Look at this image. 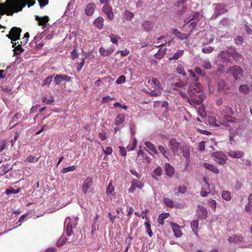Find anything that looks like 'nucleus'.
Masks as SVG:
<instances>
[{
	"instance_id": "obj_48",
	"label": "nucleus",
	"mask_w": 252,
	"mask_h": 252,
	"mask_svg": "<svg viewBox=\"0 0 252 252\" xmlns=\"http://www.w3.org/2000/svg\"><path fill=\"white\" fill-rule=\"evenodd\" d=\"M190 225L192 230H196V229H198V221L197 220H193L191 221Z\"/></svg>"
},
{
	"instance_id": "obj_17",
	"label": "nucleus",
	"mask_w": 252,
	"mask_h": 252,
	"mask_svg": "<svg viewBox=\"0 0 252 252\" xmlns=\"http://www.w3.org/2000/svg\"><path fill=\"white\" fill-rule=\"evenodd\" d=\"M35 19L38 22L39 26L44 27L49 21V18L48 16H44L43 17H39L35 16Z\"/></svg>"
},
{
	"instance_id": "obj_30",
	"label": "nucleus",
	"mask_w": 252,
	"mask_h": 252,
	"mask_svg": "<svg viewBox=\"0 0 252 252\" xmlns=\"http://www.w3.org/2000/svg\"><path fill=\"white\" fill-rule=\"evenodd\" d=\"M145 146L151 150L155 154L158 155V151L156 147L151 142L147 141L145 143Z\"/></svg>"
},
{
	"instance_id": "obj_55",
	"label": "nucleus",
	"mask_w": 252,
	"mask_h": 252,
	"mask_svg": "<svg viewBox=\"0 0 252 252\" xmlns=\"http://www.w3.org/2000/svg\"><path fill=\"white\" fill-rule=\"evenodd\" d=\"M62 81L61 74L57 75L54 77V82L56 85H60Z\"/></svg>"
},
{
	"instance_id": "obj_36",
	"label": "nucleus",
	"mask_w": 252,
	"mask_h": 252,
	"mask_svg": "<svg viewBox=\"0 0 252 252\" xmlns=\"http://www.w3.org/2000/svg\"><path fill=\"white\" fill-rule=\"evenodd\" d=\"M163 202L167 207L173 208L174 206V202L171 199L164 198L163 199Z\"/></svg>"
},
{
	"instance_id": "obj_22",
	"label": "nucleus",
	"mask_w": 252,
	"mask_h": 252,
	"mask_svg": "<svg viewBox=\"0 0 252 252\" xmlns=\"http://www.w3.org/2000/svg\"><path fill=\"white\" fill-rule=\"evenodd\" d=\"M228 241L229 242L233 243L242 242L243 241V237L240 235H234L229 237L228 239Z\"/></svg>"
},
{
	"instance_id": "obj_38",
	"label": "nucleus",
	"mask_w": 252,
	"mask_h": 252,
	"mask_svg": "<svg viewBox=\"0 0 252 252\" xmlns=\"http://www.w3.org/2000/svg\"><path fill=\"white\" fill-rule=\"evenodd\" d=\"M176 71L178 73L182 75L183 76H185L186 75V73L185 72L184 67L181 64L178 65L176 68Z\"/></svg>"
},
{
	"instance_id": "obj_21",
	"label": "nucleus",
	"mask_w": 252,
	"mask_h": 252,
	"mask_svg": "<svg viewBox=\"0 0 252 252\" xmlns=\"http://www.w3.org/2000/svg\"><path fill=\"white\" fill-rule=\"evenodd\" d=\"M172 32L177 38L181 40L186 39L189 37L188 34L181 32L177 29H173L172 30Z\"/></svg>"
},
{
	"instance_id": "obj_54",
	"label": "nucleus",
	"mask_w": 252,
	"mask_h": 252,
	"mask_svg": "<svg viewBox=\"0 0 252 252\" xmlns=\"http://www.w3.org/2000/svg\"><path fill=\"white\" fill-rule=\"evenodd\" d=\"M126 80V76L125 75H121L118 78L116 82L117 84H122L125 82Z\"/></svg>"
},
{
	"instance_id": "obj_60",
	"label": "nucleus",
	"mask_w": 252,
	"mask_h": 252,
	"mask_svg": "<svg viewBox=\"0 0 252 252\" xmlns=\"http://www.w3.org/2000/svg\"><path fill=\"white\" fill-rule=\"evenodd\" d=\"M103 153L107 155H111L112 153L113 149L111 147H107L106 149H103Z\"/></svg>"
},
{
	"instance_id": "obj_51",
	"label": "nucleus",
	"mask_w": 252,
	"mask_h": 252,
	"mask_svg": "<svg viewBox=\"0 0 252 252\" xmlns=\"http://www.w3.org/2000/svg\"><path fill=\"white\" fill-rule=\"evenodd\" d=\"M202 66L206 69H210L212 68L211 63L208 61H203L202 63Z\"/></svg>"
},
{
	"instance_id": "obj_43",
	"label": "nucleus",
	"mask_w": 252,
	"mask_h": 252,
	"mask_svg": "<svg viewBox=\"0 0 252 252\" xmlns=\"http://www.w3.org/2000/svg\"><path fill=\"white\" fill-rule=\"evenodd\" d=\"M166 49H163V50H161V49H159L158 51V52L155 55V57L157 58V59H161L162 58L163 56L164 55L165 52H166Z\"/></svg>"
},
{
	"instance_id": "obj_50",
	"label": "nucleus",
	"mask_w": 252,
	"mask_h": 252,
	"mask_svg": "<svg viewBox=\"0 0 252 252\" xmlns=\"http://www.w3.org/2000/svg\"><path fill=\"white\" fill-rule=\"evenodd\" d=\"M234 41L236 44L241 45L244 42V39L242 36L238 35L234 39Z\"/></svg>"
},
{
	"instance_id": "obj_35",
	"label": "nucleus",
	"mask_w": 252,
	"mask_h": 252,
	"mask_svg": "<svg viewBox=\"0 0 252 252\" xmlns=\"http://www.w3.org/2000/svg\"><path fill=\"white\" fill-rule=\"evenodd\" d=\"M125 121V116L123 115H119L116 119L115 124L117 126L122 125Z\"/></svg>"
},
{
	"instance_id": "obj_39",
	"label": "nucleus",
	"mask_w": 252,
	"mask_h": 252,
	"mask_svg": "<svg viewBox=\"0 0 252 252\" xmlns=\"http://www.w3.org/2000/svg\"><path fill=\"white\" fill-rule=\"evenodd\" d=\"M232 115H227L225 114L224 115V118L228 122H230L232 123H235L237 122V120L234 117L231 116Z\"/></svg>"
},
{
	"instance_id": "obj_62",
	"label": "nucleus",
	"mask_w": 252,
	"mask_h": 252,
	"mask_svg": "<svg viewBox=\"0 0 252 252\" xmlns=\"http://www.w3.org/2000/svg\"><path fill=\"white\" fill-rule=\"evenodd\" d=\"M224 112L227 115H233L234 112L232 108L230 106H227L224 108Z\"/></svg>"
},
{
	"instance_id": "obj_41",
	"label": "nucleus",
	"mask_w": 252,
	"mask_h": 252,
	"mask_svg": "<svg viewBox=\"0 0 252 252\" xmlns=\"http://www.w3.org/2000/svg\"><path fill=\"white\" fill-rule=\"evenodd\" d=\"M124 17L126 20L130 21L133 18L134 14L130 11L126 10L124 13Z\"/></svg>"
},
{
	"instance_id": "obj_49",
	"label": "nucleus",
	"mask_w": 252,
	"mask_h": 252,
	"mask_svg": "<svg viewBox=\"0 0 252 252\" xmlns=\"http://www.w3.org/2000/svg\"><path fill=\"white\" fill-rule=\"evenodd\" d=\"M7 141L6 140H2L0 142V153L2 152L6 148Z\"/></svg>"
},
{
	"instance_id": "obj_31",
	"label": "nucleus",
	"mask_w": 252,
	"mask_h": 252,
	"mask_svg": "<svg viewBox=\"0 0 252 252\" xmlns=\"http://www.w3.org/2000/svg\"><path fill=\"white\" fill-rule=\"evenodd\" d=\"M228 155L234 158H240L244 156V153L240 151H230L228 153Z\"/></svg>"
},
{
	"instance_id": "obj_23",
	"label": "nucleus",
	"mask_w": 252,
	"mask_h": 252,
	"mask_svg": "<svg viewBox=\"0 0 252 252\" xmlns=\"http://www.w3.org/2000/svg\"><path fill=\"white\" fill-rule=\"evenodd\" d=\"M179 94L183 98L188 99V101L189 103H191V101H192L193 102H195L196 104L200 103L199 100H196L194 98H192L191 96L190 97L189 95L188 94H187L185 92H184L182 91H179Z\"/></svg>"
},
{
	"instance_id": "obj_46",
	"label": "nucleus",
	"mask_w": 252,
	"mask_h": 252,
	"mask_svg": "<svg viewBox=\"0 0 252 252\" xmlns=\"http://www.w3.org/2000/svg\"><path fill=\"white\" fill-rule=\"evenodd\" d=\"M194 71L196 73L202 76H205L206 75V72L198 67H196L194 68Z\"/></svg>"
},
{
	"instance_id": "obj_47",
	"label": "nucleus",
	"mask_w": 252,
	"mask_h": 252,
	"mask_svg": "<svg viewBox=\"0 0 252 252\" xmlns=\"http://www.w3.org/2000/svg\"><path fill=\"white\" fill-rule=\"evenodd\" d=\"M53 76H49L46 79H45L43 81V84L42 86L48 85L51 84L52 81Z\"/></svg>"
},
{
	"instance_id": "obj_27",
	"label": "nucleus",
	"mask_w": 252,
	"mask_h": 252,
	"mask_svg": "<svg viewBox=\"0 0 252 252\" xmlns=\"http://www.w3.org/2000/svg\"><path fill=\"white\" fill-rule=\"evenodd\" d=\"M170 216V214L168 213H162L159 215L158 222V223L163 225L164 224V220L165 219H167Z\"/></svg>"
},
{
	"instance_id": "obj_10",
	"label": "nucleus",
	"mask_w": 252,
	"mask_h": 252,
	"mask_svg": "<svg viewBox=\"0 0 252 252\" xmlns=\"http://www.w3.org/2000/svg\"><path fill=\"white\" fill-rule=\"evenodd\" d=\"M102 11L107 15L108 19L110 20L113 19L114 17V13L112 7L109 4L104 5L102 8Z\"/></svg>"
},
{
	"instance_id": "obj_61",
	"label": "nucleus",
	"mask_w": 252,
	"mask_h": 252,
	"mask_svg": "<svg viewBox=\"0 0 252 252\" xmlns=\"http://www.w3.org/2000/svg\"><path fill=\"white\" fill-rule=\"evenodd\" d=\"M201 17V15L199 12H196L191 19V21H195L198 22Z\"/></svg>"
},
{
	"instance_id": "obj_1",
	"label": "nucleus",
	"mask_w": 252,
	"mask_h": 252,
	"mask_svg": "<svg viewBox=\"0 0 252 252\" xmlns=\"http://www.w3.org/2000/svg\"><path fill=\"white\" fill-rule=\"evenodd\" d=\"M226 73L231 75L235 80H238L242 77L243 70L239 66L234 65L229 67L226 70Z\"/></svg>"
},
{
	"instance_id": "obj_45",
	"label": "nucleus",
	"mask_w": 252,
	"mask_h": 252,
	"mask_svg": "<svg viewBox=\"0 0 252 252\" xmlns=\"http://www.w3.org/2000/svg\"><path fill=\"white\" fill-rule=\"evenodd\" d=\"M40 157L35 158V157L30 155L26 158V161L29 162H36Z\"/></svg>"
},
{
	"instance_id": "obj_13",
	"label": "nucleus",
	"mask_w": 252,
	"mask_h": 252,
	"mask_svg": "<svg viewBox=\"0 0 252 252\" xmlns=\"http://www.w3.org/2000/svg\"><path fill=\"white\" fill-rule=\"evenodd\" d=\"M64 231L68 236H70L72 234V222L70 219H66L65 221Z\"/></svg>"
},
{
	"instance_id": "obj_18",
	"label": "nucleus",
	"mask_w": 252,
	"mask_h": 252,
	"mask_svg": "<svg viewBox=\"0 0 252 252\" xmlns=\"http://www.w3.org/2000/svg\"><path fill=\"white\" fill-rule=\"evenodd\" d=\"M170 225L175 237L177 238L180 237L182 235V233L180 230V227L179 226V225L174 222H171Z\"/></svg>"
},
{
	"instance_id": "obj_25",
	"label": "nucleus",
	"mask_w": 252,
	"mask_h": 252,
	"mask_svg": "<svg viewBox=\"0 0 252 252\" xmlns=\"http://www.w3.org/2000/svg\"><path fill=\"white\" fill-rule=\"evenodd\" d=\"M165 167L166 174L169 177L172 176L175 173L174 168L169 163H165Z\"/></svg>"
},
{
	"instance_id": "obj_14",
	"label": "nucleus",
	"mask_w": 252,
	"mask_h": 252,
	"mask_svg": "<svg viewBox=\"0 0 252 252\" xmlns=\"http://www.w3.org/2000/svg\"><path fill=\"white\" fill-rule=\"evenodd\" d=\"M197 214L198 218L201 219H206L207 217L208 212L203 206L199 205L198 206Z\"/></svg>"
},
{
	"instance_id": "obj_53",
	"label": "nucleus",
	"mask_w": 252,
	"mask_h": 252,
	"mask_svg": "<svg viewBox=\"0 0 252 252\" xmlns=\"http://www.w3.org/2000/svg\"><path fill=\"white\" fill-rule=\"evenodd\" d=\"M114 190V187L112 183H110L107 187L106 193L107 195L112 193Z\"/></svg>"
},
{
	"instance_id": "obj_9",
	"label": "nucleus",
	"mask_w": 252,
	"mask_h": 252,
	"mask_svg": "<svg viewBox=\"0 0 252 252\" xmlns=\"http://www.w3.org/2000/svg\"><path fill=\"white\" fill-rule=\"evenodd\" d=\"M93 178L90 177H87L82 184V190L84 194H86L88 190L90 189L92 186Z\"/></svg>"
},
{
	"instance_id": "obj_40",
	"label": "nucleus",
	"mask_w": 252,
	"mask_h": 252,
	"mask_svg": "<svg viewBox=\"0 0 252 252\" xmlns=\"http://www.w3.org/2000/svg\"><path fill=\"white\" fill-rule=\"evenodd\" d=\"M11 167H9V165L8 164H6L3 166L2 171L0 173V176H2L4 175L6 173L8 172L11 169Z\"/></svg>"
},
{
	"instance_id": "obj_3",
	"label": "nucleus",
	"mask_w": 252,
	"mask_h": 252,
	"mask_svg": "<svg viewBox=\"0 0 252 252\" xmlns=\"http://www.w3.org/2000/svg\"><path fill=\"white\" fill-rule=\"evenodd\" d=\"M22 30L20 28L16 27L11 29L9 34L6 36L12 41H16L20 38Z\"/></svg>"
},
{
	"instance_id": "obj_15",
	"label": "nucleus",
	"mask_w": 252,
	"mask_h": 252,
	"mask_svg": "<svg viewBox=\"0 0 252 252\" xmlns=\"http://www.w3.org/2000/svg\"><path fill=\"white\" fill-rule=\"evenodd\" d=\"M219 56L221 58L223 63L230 62V53L228 51H220L219 54Z\"/></svg>"
},
{
	"instance_id": "obj_2",
	"label": "nucleus",
	"mask_w": 252,
	"mask_h": 252,
	"mask_svg": "<svg viewBox=\"0 0 252 252\" xmlns=\"http://www.w3.org/2000/svg\"><path fill=\"white\" fill-rule=\"evenodd\" d=\"M28 0H11L10 5L13 8L15 12L21 11L23 8L26 5Z\"/></svg>"
},
{
	"instance_id": "obj_26",
	"label": "nucleus",
	"mask_w": 252,
	"mask_h": 252,
	"mask_svg": "<svg viewBox=\"0 0 252 252\" xmlns=\"http://www.w3.org/2000/svg\"><path fill=\"white\" fill-rule=\"evenodd\" d=\"M154 24L148 20L144 21L142 24V27L145 31H150L153 27Z\"/></svg>"
},
{
	"instance_id": "obj_59",
	"label": "nucleus",
	"mask_w": 252,
	"mask_h": 252,
	"mask_svg": "<svg viewBox=\"0 0 252 252\" xmlns=\"http://www.w3.org/2000/svg\"><path fill=\"white\" fill-rule=\"evenodd\" d=\"M213 51V48L210 46L206 48H203L202 49V52L205 54H209L211 53Z\"/></svg>"
},
{
	"instance_id": "obj_34",
	"label": "nucleus",
	"mask_w": 252,
	"mask_h": 252,
	"mask_svg": "<svg viewBox=\"0 0 252 252\" xmlns=\"http://www.w3.org/2000/svg\"><path fill=\"white\" fill-rule=\"evenodd\" d=\"M67 240V238L65 236L62 235L56 243V246L58 247H61L65 244Z\"/></svg>"
},
{
	"instance_id": "obj_11",
	"label": "nucleus",
	"mask_w": 252,
	"mask_h": 252,
	"mask_svg": "<svg viewBox=\"0 0 252 252\" xmlns=\"http://www.w3.org/2000/svg\"><path fill=\"white\" fill-rule=\"evenodd\" d=\"M238 90L241 94H250L251 91H252V83L240 85Z\"/></svg>"
},
{
	"instance_id": "obj_8",
	"label": "nucleus",
	"mask_w": 252,
	"mask_h": 252,
	"mask_svg": "<svg viewBox=\"0 0 252 252\" xmlns=\"http://www.w3.org/2000/svg\"><path fill=\"white\" fill-rule=\"evenodd\" d=\"M211 156L214 161L220 165L224 164L226 161V159L223 158V155L221 153H214Z\"/></svg>"
},
{
	"instance_id": "obj_57",
	"label": "nucleus",
	"mask_w": 252,
	"mask_h": 252,
	"mask_svg": "<svg viewBox=\"0 0 252 252\" xmlns=\"http://www.w3.org/2000/svg\"><path fill=\"white\" fill-rule=\"evenodd\" d=\"M209 206L213 209H215L217 206V202L214 199H210L208 201Z\"/></svg>"
},
{
	"instance_id": "obj_16",
	"label": "nucleus",
	"mask_w": 252,
	"mask_h": 252,
	"mask_svg": "<svg viewBox=\"0 0 252 252\" xmlns=\"http://www.w3.org/2000/svg\"><path fill=\"white\" fill-rule=\"evenodd\" d=\"M95 9V4L94 2H90L87 4L85 9V13L88 16H91L93 14Z\"/></svg>"
},
{
	"instance_id": "obj_52",
	"label": "nucleus",
	"mask_w": 252,
	"mask_h": 252,
	"mask_svg": "<svg viewBox=\"0 0 252 252\" xmlns=\"http://www.w3.org/2000/svg\"><path fill=\"white\" fill-rule=\"evenodd\" d=\"M190 76L192 78L197 82L199 80L198 77L195 74V73L191 69L188 71Z\"/></svg>"
},
{
	"instance_id": "obj_19",
	"label": "nucleus",
	"mask_w": 252,
	"mask_h": 252,
	"mask_svg": "<svg viewBox=\"0 0 252 252\" xmlns=\"http://www.w3.org/2000/svg\"><path fill=\"white\" fill-rule=\"evenodd\" d=\"M158 150L164 158L169 159V157L170 156V153L166 147L160 145L158 147Z\"/></svg>"
},
{
	"instance_id": "obj_58",
	"label": "nucleus",
	"mask_w": 252,
	"mask_h": 252,
	"mask_svg": "<svg viewBox=\"0 0 252 252\" xmlns=\"http://www.w3.org/2000/svg\"><path fill=\"white\" fill-rule=\"evenodd\" d=\"M110 39H111V41L114 43V44H115L116 45L118 44V39H120V37H118L117 36H115V35L114 34H112L110 36Z\"/></svg>"
},
{
	"instance_id": "obj_20",
	"label": "nucleus",
	"mask_w": 252,
	"mask_h": 252,
	"mask_svg": "<svg viewBox=\"0 0 252 252\" xmlns=\"http://www.w3.org/2000/svg\"><path fill=\"white\" fill-rule=\"evenodd\" d=\"M94 26L99 30H101L103 28L104 19L102 17H98L93 22Z\"/></svg>"
},
{
	"instance_id": "obj_56",
	"label": "nucleus",
	"mask_w": 252,
	"mask_h": 252,
	"mask_svg": "<svg viewBox=\"0 0 252 252\" xmlns=\"http://www.w3.org/2000/svg\"><path fill=\"white\" fill-rule=\"evenodd\" d=\"M85 58H83L81 59V62L77 64V71L79 72L85 64Z\"/></svg>"
},
{
	"instance_id": "obj_24",
	"label": "nucleus",
	"mask_w": 252,
	"mask_h": 252,
	"mask_svg": "<svg viewBox=\"0 0 252 252\" xmlns=\"http://www.w3.org/2000/svg\"><path fill=\"white\" fill-rule=\"evenodd\" d=\"M203 166L206 169L215 174H218L219 173V170L218 169V168L212 164H210L209 163L205 162L203 163Z\"/></svg>"
},
{
	"instance_id": "obj_4",
	"label": "nucleus",
	"mask_w": 252,
	"mask_h": 252,
	"mask_svg": "<svg viewBox=\"0 0 252 252\" xmlns=\"http://www.w3.org/2000/svg\"><path fill=\"white\" fill-rule=\"evenodd\" d=\"M168 146L174 154H176L181 147L180 142L175 138H172L169 141Z\"/></svg>"
},
{
	"instance_id": "obj_33",
	"label": "nucleus",
	"mask_w": 252,
	"mask_h": 252,
	"mask_svg": "<svg viewBox=\"0 0 252 252\" xmlns=\"http://www.w3.org/2000/svg\"><path fill=\"white\" fill-rule=\"evenodd\" d=\"M221 197L226 200L229 201L231 199V193L229 191H223L221 193Z\"/></svg>"
},
{
	"instance_id": "obj_63",
	"label": "nucleus",
	"mask_w": 252,
	"mask_h": 252,
	"mask_svg": "<svg viewBox=\"0 0 252 252\" xmlns=\"http://www.w3.org/2000/svg\"><path fill=\"white\" fill-rule=\"evenodd\" d=\"M242 186V184L240 182L237 181L236 182L234 188L236 190H239L241 189Z\"/></svg>"
},
{
	"instance_id": "obj_6",
	"label": "nucleus",
	"mask_w": 252,
	"mask_h": 252,
	"mask_svg": "<svg viewBox=\"0 0 252 252\" xmlns=\"http://www.w3.org/2000/svg\"><path fill=\"white\" fill-rule=\"evenodd\" d=\"M227 11V10L224 4L217 3L215 4L214 13L212 17L216 19L219 15L223 14Z\"/></svg>"
},
{
	"instance_id": "obj_29",
	"label": "nucleus",
	"mask_w": 252,
	"mask_h": 252,
	"mask_svg": "<svg viewBox=\"0 0 252 252\" xmlns=\"http://www.w3.org/2000/svg\"><path fill=\"white\" fill-rule=\"evenodd\" d=\"M146 218V220L148 221H146L144 223V225L145 226L147 232H148V234L150 237H152L153 235V232L151 230V224L149 222V220L148 218L146 217V215L142 217V218Z\"/></svg>"
},
{
	"instance_id": "obj_12",
	"label": "nucleus",
	"mask_w": 252,
	"mask_h": 252,
	"mask_svg": "<svg viewBox=\"0 0 252 252\" xmlns=\"http://www.w3.org/2000/svg\"><path fill=\"white\" fill-rule=\"evenodd\" d=\"M14 12V10L10 5L0 8V20L1 18V16L5 14L7 16H12Z\"/></svg>"
},
{
	"instance_id": "obj_44",
	"label": "nucleus",
	"mask_w": 252,
	"mask_h": 252,
	"mask_svg": "<svg viewBox=\"0 0 252 252\" xmlns=\"http://www.w3.org/2000/svg\"><path fill=\"white\" fill-rule=\"evenodd\" d=\"M76 166H68L67 167H64L63 168L62 170V173H65L69 171H73L76 169Z\"/></svg>"
},
{
	"instance_id": "obj_5",
	"label": "nucleus",
	"mask_w": 252,
	"mask_h": 252,
	"mask_svg": "<svg viewBox=\"0 0 252 252\" xmlns=\"http://www.w3.org/2000/svg\"><path fill=\"white\" fill-rule=\"evenodd\" d=\"M201 89V84L200 83L196 82L193 85L190 87L187 93L189 95L190 97L191 96L192 98H194V95L195 96L196 93H200Z\"/></svg>"
},
{
	"instance_id": "obj_37",
	"label": "nucleus",
	"mask_w": 252,
	"mask_h": 252,
	"mask_svg": "<svg viewBox=\"0 0 252 252\" xmlns=\"http://www.w3.org/2000/svg\"><path fill=\"white\" fill-rule=\"evenodd\" d=\"M162 171L161 168L159 166L156 168L153 171V177L157 180L155 175L160 176L162 175Z\"/></svg>"
},
{
	"instance_id": "obj_28",
	"label": "nucleus",
	"mask_w": 252,
	"mask_h": 252,
	"mask_svg": "<svg viewBox=\"0 0 252 252\" xmlns=\"http://www.w3.org/2000/svg\"><path fill=\"white\" fill-rule=\"evenodd\" d=\"M182 150L183 155L186 159L189 158L190 156V147L189 146H183L180 148Z\"/></svg>"
},
{
	"instance_id": "obj_32",
	"label": "nucleus",
	"mask_w": 252,
	"mask_h": 252,
	"mask_svg": "<svg viewBox=\"0 0 252 252\" xmlns=\"http://www.w3.org/2000/svg\"><path fill=\"white\" fill-rule=\"evenodd\" d=\"M99 52L101 56L105 57L108 56L112 54L113 52V50L111 49H108L106 50L103 47H101L99 49Z\"/></svg>"
},
{
	"instance_id": "obj_7",
	"label": "nucleus",
	"mask_w": 252,
	"mask_h": 252,
	"mask_svg": "<svg viewBox=\"0 0 252 252\" xmlns=\"http://www.w3.org/2000/svg\"><path fill=\"white\" fill-rule=\"evenodd\" d=\"M217 90L218 92L227 94L230 93V88L222 80H219L217 83Z\"/></svg>"
},
{
	"instance_id": "obj_64",
	"label": "nucleus",
	"mask_w": 252,
	"mask_h": 252,
	"mask_svg": "<svg viewBox=\"0 0 252 252\" xmlns=\"http://www.w3.org/2000/svg\"><path fill=\"white\" fill-rule=\"evenodd\" d=\"M152 83L154 85L156 88H159V82L156 78L152 79Z\"/></svg>"
},
{
	"instance_id": "obj_42",
	"label": "nucleus",
	"mask_w": 252,
	"mask_h": 252,
	"mask_svg": "<svg viewBox=\"0 0 252 252\" xmlns=\"http://www.w3.org/2000/svg\"><path fill=\"white\" fill-rule=\"evenodd\" d=\"M183 53H184V51L183 50H179L178 51H177V52H176L173 56L171 58H170L169 59L170 60H177L180 57H181L183 55Z\"/></svg>"
}]
</instances>
